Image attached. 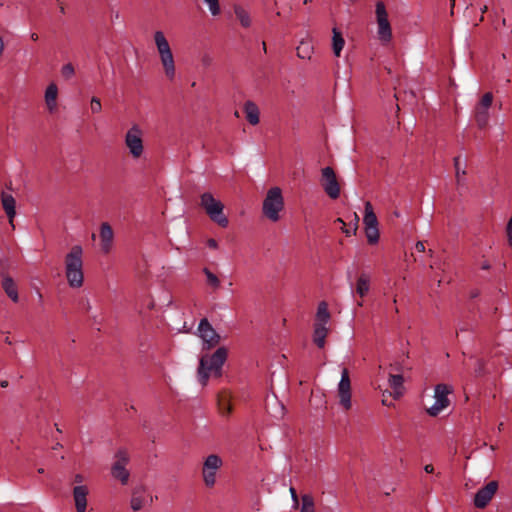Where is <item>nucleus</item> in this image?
I'll list each match as a JSON object with an SVG mask.
<instances>
[{
  "instance_id": "1",
  "label": "nucleus",
  "mask_w": 512,
  "mask_h": 512,
  "mask_svg": "<svg viewBox=\"0 0 512 512\" xmlns=\"http://www.w3.org/2000/svg\"><path fill=\"white\" fill-rule=\"evenodd\" d=\"M228 357V350L226 347H219L213 354L202 355L199 361L197 370L198 380L201 385L205 386L209 379V374L212 373L215 377L222 376V366Z\"/></svg>"
},
{
  "instance_id": "2",
  "label": "nucleus",
  "mask_w": 512,
  "mask_h": 512,
  "mask_svg": "<svg viewBox=\"0 0 512 512\" xmlns=\"http://www.w3.org/2000/svg\"><path fill=\"white\" fill-rule=\"evenodd\" d=\"M83 249L80 245H74L65 256V273L68 284L72 288H79L83 285L84 275L82 271Z\"/></svg>"
},
{
  "instance_id": "3",
  "label": "nucleus",
  "mask_w": 512,
  "mask_h": 512,
  "mask_svg": "<svg viewBox=\"0 0 512 512\" xmlns=\"http://www.w3.org/2000/svg\"><path fill=\"white\" fill-rule=\"evenodd\" d=\"M200 206L205 210L209 218L222 228L229 224L228 218L224 215V205L220 200L214 198L210 192H205L200 196Z\"/></svg>"
},
{
  "instance_id": "4",
  "label": "nucleus",
  "mask_w": 512,
  "mask_h": 512,
  "mask_svg": "<svg viewBox=\"0 0 512 512\" xmlns=\"http://www.w3.org/2000/svg\"><path fill=\"white\" fill-rule=\"evenodd\" d=\"M154 41L160 55L165 75L168 79L172 80L175 77V63L170 45L162 31H156L154 33Z\"/></svg>"
},
{
  "instance_id": "5",
  "label": "nucleus",
  "mask_w": 512,
  "mask_h": 512,
  "mask_svg": "<svg viewBox=\"0 0 512 512\" xmlns=\"http://www.w3.org/2000/svg\"><path fill=\"white\" fill-rule=\"evenodd\" d=\"M284 208V199L279 187H272L268 190L263 201V214L271 221L276 222L280 219L279 212Z\"/></svg>"
},
{
  "instance_id": "6",
  "label": "nucleus",
  "mask_w": 512,
  "mask_h": 512,
  "mask_svg": "<svg viewBox=\"0 0 512 512\" xmlns=\"http://www.w3.org/2000/svg\"><path fill=\"white\" fill-rule=\"evenodd\" d=\"M376 21L378 24V36L383 42H389L392 39V29L388 20V13L383 1H377L375 5Z\"/></svg>"
},
{
  "instance_id": "7",
  "label": "nucleus",
  "mask_w": 512,
  "mask_h": 512,
  "mask_svg": "<svg viewBox=\"0 0 512 512\" xmlns=\"http://www.w3.org/2000/svg\"><path fill=\"white\" fill-rule=\"evenodd\" d=\"M115 462L111 467V475L119 480L122 485H126L128 483L130 472L126 469L127 464L129 463V455L128 452L121 448L115 453Z\"/></svg>"
},
{
  "instance_id": "8",
  "label": "nucleus",
  "mask_w": 512,
  "mask_h": 512,
  "mask_svg": "<svg viewBox=\"0 0 512 512\" xmlns=\"http://www.w3.org/2000/svg\"><path fill=\"white\" fill-rule=\"evenodd\" d=\"M321 186L325 193L331 199H337L340 196V184L337 180L334 169L330 166L321 169Z\"/></svg>"
},
{
  "instance_id": "9",
  "label": "nucleus",
  "mask_w": 512,
  "mask_h": 512,
  "mask_svg": "<svg viewBox=\"0 0 512 512\" xmlns=\"http://www.w3.org/2000/svg\"><path fill=\"white\" fill-rule=\"evenodd\" d=\"M223 461L220 456L216 454H211L206 457L203 468L202 475L203 481L207 487H213L216 482V472L222 466Z\"/></svg>"
},
{
  "instance_id": "10",
  "label": "nucleus",
  "mask_w": 512,
  "mask_h": 512,
  "mask_svg": "<svg viewBox=\"0 0 512 512\" xmlns=\"http://www.w3.org/2000/svg\"><path fill=\"white\" fill-rule=\"evenodd\" d=\"M198 331L199 337L203 340L204 349L209 350L220 343V335L214 330L207 318L200 320Z\"/></svg>"
},
{
  "instance_id": "11",
  "label": "nucleus",
  "mask_w": 512,
  "mask_h": 512,
  "mask_svg": "<svg viewBox=\"0 0 512 512\" xmlns=\"http://www.w3.org/2000/svg\"><path fill=\"white\" fill-rule=\"evenodd\" d=\"M452 391V387L447 384L441 383L435 386V403L427 410L430 416H437L442 409L449 405L448 394Z\"/></svg>"
},
{
  "instance_id": "12",
  "label": "nucleus",
  "mask_w": 512,
  "mask_h": 512,
  "mask_svg": "<svg viewBox=\"0 0 512 512\" xmlns=\"http://www.w3.org/2000/svg\"><path fill=\"white\" fill-rule=\"evenodd\" d=\"M125 144L134 158H139L142 155V131L137 125L132 126L126 133Z\"/></svg>"
},
{
  "instance_id": "13",
  "label": "nucleus",
  "mask_w": 512,
  "mask_h": 512,
  "mask_svg": "<svg viewBox=\"0 0 512 512\" xmlns=\"http://www.w3.org/2000/svg\"><path fill=\"white\" fill-rule=\"evenodd\" d=\"M338 395L340 398V405L345 410H349L351 408V381L347 368L342 369L341 379L338 384Z\"/></svg>"
},
{
  "instance_id": "14",
  "label": "nucleus",
  "mask_w": 512,
  "mask_h": 512,
  "mask_svg": "<svg viewBox=\"0 0 512 512\" xmlns=\"http://www.w3.org/2000/svg\"><path fill=\"white\" fill-rule=\"evenodd\" d=\"M498 489V482L497 481H490L487 483L484 487L480 488L475 496H474V506L479 509L485 508Z\"/></svg>"
},
{
  "instance_id": "15",
  "label": "nucleus",
  "mask_w": 512,
  "mask_h": 512,
  "mask_svg": "<svg viewBox=\"0 0 512 512\" xmlns=\"http://www.w3.org/2000/svg\"><path fill=\"white\" fill-rule=\"evenodd\" d=\"M73 499L77 512H86L87 509V496L89 488L86 485H77L73 488Z\"/></svg>"
},
{
  "instance_id": "16",
  "label": "nucleus",
  "mask_w": 512,
  "mask_h": 512,
  "mask_svg": "<svg viewBox=\"0 0 512 512\" xmlns=\"http://www.w3.org/2000/svg\"><path fill=\"white\" fill-rule=\"evenodd\" d=\"M114 233L109 223L103 222L100 226V245L103 253L108 254L111 251Z\"/></svg>"
},
{
  "instance_id": "17",
  "label": "nucleus",
  "mask_w": 512,
  "mask_h": 512,
  "mask_svg": "<svg viewBox=\"0 0 512 512\" xmlns=\"http://www.w3.org/2000/svg\"><path fill=\"white\" fill-rule=\"evenodd\" d=\"M2 276V288L7 294V296L14 302L17 303L19 301L18 288L13 278L8 274L1 273Z\"/></svg>"
},
{
  "instance_id": "18",
  "label": "nucleus",
  "mask_w": 512,
  "mask_h": 512,
  "mask_svg": "<svg viewBox=\"0 0 512 512\" xmlns=\"http://www.w3.org/2000/svg\"><path fill=\"white\" fill-rule=\"evenodd\" d=\"M1 201H2L3 209H4L6 215L9 218V222L12 223L13 222V218L15 217V214H16V209H15L16 208V201H15V198L11 194H7L5 192H2V194H1Z\"/></svg>"
},
{
  "instance_id": "19",
  "label": "nucleus",
  "mask_w": 512,
  "mask_h": 512,
  "mask_svg": "<svg viewBox=\"0 0 512 512\" xmlns=\"http://www.w3.org/2000/svg\"><path fill=\"white\" fill-rule=\"evenodd\" d=\"M328 331L323 323H314L313 342L318 348H324Z\"/></svg>"
},
{
  "instance_id": "20",
  "label": "nucleus",
  "mask_w": 512,
  "mask_h": 512,
  "mask_svg": "<svg viewBox=\"0 0 512 512\" xmlns=\"http://www.w3.org/2000/svg\"><path fill=\"white\" fill-rule=\"evenodd\" d=\"M244 112L246 119L251 125H257L260 121V111L258 106L251 100H248L244 104Z\"/></svg>"
},
{
  "instance_id": "21",
  "label": "nucleus",
  "mask_w": 512,
  "mask_h": 512,
  "mask_svg": "<svg viewBox=\"0 0 512 512\" xmlns=\"http://www.w3.org/2000/svg\"><path fill=\"white\" fill-rule=\"evenodd\" d=\"M489 109L490 108L484 107V106H480L478 104H476V106H475L474 117H475V121L477 123V126L480 129H484L488 125L489 116H490L489 115Z\"/></svg>"
},
{
  "instance_id": "22",
  "label": "nucleus",
  "mask_w": 512,
  "mask_h": 512,
  "mask_svg": "<svg viewBox=\"0 0 512 512\" xmlns=\"http://www.w3.org/2000/svg\"><path fill=\"white\" fill-rule=\"evenodd\" d=\"M389 385L390 387L393 389V396L394 398H399L400 396L403 395V390H404V386H403V383H404V378H403V375L398 373V374H389Z\"/></svg>"
},
{
  "instance_id": "23",
  "label": "nucleus",
  "mask_w": 512,
  "mask_h": 512,
  "mask_svg": "<svg viewBox=\"0 0 512 512\" xmlns=\"http://www.w3.org/2000/svg\"><path fill=\"white\" fill-rule=\"evenodd\" d=\"M146 489L143 486L136 487L132 492L131 508L139 511L143 508L145 502Z\"/></svg>"
},
{
  "instance_id": "24",
  "label": "nucleus",
  "mask_w": 512,
  "mask_h": 512,
  "mask_svg": "<svg viewBox=\"0 0 512 512\" xmlns=\"http://www.w3.org/2000/svg\"><path fill=\"white\" fill-rule=\"evenodd\" d=\"M57 94H58L57 85L55 83L49 84L45 91V101H46L47 108L50 112H53L57 107V103H56Z\"/></svg>"
},
{
  "instance_id": "25",
  "label": "nucleus",
  "mask_w": 512,
  "mask_h": 512,
  "mask_svg": "<svg viewBox=\"0 0 512 512\" xmlns=\"http://www.w3.org/2000/svg\"><path fill=\"white\" fill-rule=\"evenodd\" d=\"M333 37H332V49L335 54V56L339 57L340 53L344 47L345 40L342 36L341 31H339L337 28H333Z\"/></svg>"
},
{
  "instance_id": "26",
  "label": "nucleus",
  "mask_w": 512,
  "mask_h": 512,
  "mask_svg": "<svg viewBox=\"0 0 512 512\" xmlns=\"http://www.w3.org/2000/svg\"><path fill=\"white\" fill-rule=\"evenodd\" d=\"M364 208H365V214H364V218H363V223H364L365 227L378 226L377 216L373 211L372 204L369 201H367L365 203Z\"/></svg>"
},
{
  "instance_id": "27",
  "label": "nucleus",
  "mask_w": 512,
  "mask_h": 512,
  "mask_svg": "<svg viewBox=\"0 0 512 512\" xmlns=\"http://www.w3.org/2000/svg\"><path fill=\"white\" fill-rule=\"evenodd\" d=\"M370 289V277L366 273H362L356 283V292L360 297L367 295Z\"/></svg>"
},
{
  "instance_id": "28",
  "label": "nucleus",
  "mask_w": 512,
  "mask_h": 512,
  "mask_svg": "<svg viewBox=\"0 0 512 512\" xmlns=\"http://www.w3.org/2000/svg\"><path fill=\"white\" fill-rule=\"evenodd\" d=\"M330 318H331V315L328 310V304L325 301H321L318 304L315 323H323V325L326 326V324L329 322Z\"/></svg>"
},
{
  "instance_id": "29",
  "label": "nucleus",
  "mask_w": 512,
  "mask_h": 512,
  "mask_svg": "<svg viewBox=\"0 0 512 512\" xmlns=\"http://www.w3.org/2000/svg\"><path fill=\"white\" fill-rule=\"evenodd\" d=\"M234 13L242 27L249 28L251 26L250 14L242 6L234 5Z\"/></svg>"
},
{
  "instance_id": "30",
  "label": "nucleus",
  "mask_w": 512,
  "mask_h": 512,
  "mask_svg": "<svg viewBox=\"0 0 512 512\" xmlns=\"http://www.w3.org/2000/svg\"><path fill=\"white\" fill-rule=\"evenodd\" d=\"M336 221L343 224L342 231H343V233H345L346 236L356 234V232L358 230V223H359V216L357 215V213L354 212L352 214L351 222H350V224H348L349 228H346V223L341 218H337Z\"/></svg>"
},
{
  "instance_id": "31",
  "label": "nucleus",
  "mask_w": 512,
  "mask_h": 512,
  "mask_svg": "<svg viewBox=\"0 0 512 512\" xmlns=\"http://www.w3.org/2000/svg\"><path fill=\"white\" fill-rule=\"evenodd\" d=\"M297 56L301 59H311L313 47L309 42H301L297 47Z\"/></svg>"
},
{
  "instance_id": "32",
  "label": "nucleus",
  "mask_w": 512,
  "mask_h": 512,
  "mask_svg": "<svg viewBox=\"0 0 512 512\" xmlns=\"http://www.w3.org/2000/svg\"><path fill=\"white\" fill-rule=\"evenodd\" d=\"M365 235L367 238V242L370 245H374V244L378 243L379 236H380L378 226L365 227Z\"/></svg>"
},
{
  "instance_id": "33",
  "label": "nucleus",
  "mask_w": 512,
  "mask_h": 512,
  "mask_svg": "<svg viewBox=\"0 0 512 512\" xmlns=\"http://www.w3.org/2000/svg\"><path fill=\"white\" fill-rule=\"evenodd\" d=\"M203 273L206 275L207 278V284L212 287L214 290L219 289L221 282L216 274H214L211 270L208 268H203Z\"/></svg>"
},
{
  "instance_id": "34",
  "label": "nucleus",
  "mask_w": 512,
  "mask_h": 512,
  "mask_svg": "<svg viewBox=\"0 0 512 512\" xmlns=\"http://www.w3.org/2000/svg\"><path fill=\"white\" fill-rule=\"evenodd\" d=\"M300 512H315L314 499L310 494H304L302 496Z\"/></svg>"
},
{
  "instance_id": "35",
  "label": "nucleus",
  "mask_w": 512,
  "mask_h": 512,
  "mask_svg": "<svg viewBox=\"0 0 512 512\" xmlns=\"http://www.w3.org/2000/svg\"><path fill=\"white\" fill-rule=\"evenodd\" d=\"M61 74L65 79L72 78L75 74L74 66L71 63H67V64L63 65V67L61 69Z\"/></svg>"
},
{
  "instance_id": "36",
  "label": "nucleus",
  "mask_w": 512,
  "mask_h": 512,
  "mask_svg": "<svg viewBox=\"0 0 512 512\" xmlns=\"http://www.w3.org/2000/svg\"><path fill=\"white\" fill-rule=\"evenodd\" d=\"M219 409L222 415L227 416L231 412V407L225 398H220L218 401Z\"/></svg>"
},
{
  "instance_id": "37",
  "label": "nucleus",
  "mask_w": 512,
  "mask_h": 512,
  "mask_svg": "<svg viewBox=\"0 0 512 512\" xmlns=\"http://www.w3.org/2000/svg\"><path fill=\"white\" fill-rule=\"evenodd\" d=\"M493 102V94L491 92L485 93L479 102L477 103L480 106L488 107L490 108Z\"/></svg>"
},
{
  "instance_id": "38",
  "label": "nucleus",
  "mask_w": 512,
  "mask_h": 512,
  "mask_svg": "<svg viewBox=\"0 0 512 512\" xmlns=\"http://www.w3.org/2000/svg\"><path fill=\"white\" fill-rule=\"evenodd\" d=\"M208 5L213 16L220 14V5L218 0H204Z\"/></svg>"
},
{
  "instance_id": "39",
  "label": "nucleus",
  "mask_w": 512,
  "mask_h": 512,
  "mask_svg": "<svg viewBox=\"0 0 512 512\" xmlns=\"http://www.w3.org/2000/svg\"><path fill=\"white\" fill-rule=\"evenodd\" d=\"M102 110L101 101L98 97H92L91 99V111L92 113H99Z\"/></svg>"
},
{
  "instance_id": "40",
  "label": "nucleus",
  "mask_w": 512,
  "mask_h": 512,
  "mask_svg": "<svg viewBox=\"0 0 512 512\" xmlns=\"http://www.w3.org/2000/svg\"><path fill=\"white\" fill-rule=\"evenodd\" d=\"M453 161H454V167L456 170V177L459 179L460 174L465 175L466 171L460 170V167H459L460 157L459 156L454 157Z\"/></svg>"
},
{
  "instance_id": "41",
  "label": "nucleus",
  "mask_w": 512,
  "mask_h": 512,
  "mask_svg": "<svg viewBox=\"0 0 512 512\" xmlns=\"http://www.w3.org/2000/svg\"><path fill=\"white\" fill-rule=\"evenodd\" d=\"M207 246L211 249H217L218 248V242L214 238H209L207 240Z\"/></svg>"
},
{
  "instance_id": "42",
  "label": "nucleus",
  "mask_w": 512,
  "mask_h": 512,
  "mask_svg": "<svg viewBox=\"0 0 512 512\" xmlns=\"http://www.w3.org/2000/svg\"><path fill=\"white\" fill-rule=\"evenodd\" d=\"M415 248L418 252H424L425 251V245L424 242L418 241L415 245Z\"/></svg>"
},
{
  "instance_id": "43",
  "label": "nucleus",
  "mask_w": 512,
  "mask_h": 512,
  "mask_svg": "<svg viewBox=\"0 0 512 512\" xmlns=\"http://www.w3.org/2000/svg\"><path fill=\"white\" fill-rule=\"evenodd\" d=\"M391 369L396 371V372H401L402 371V365L398 362L394 363V364H391L390 365Z\"/></svg>"
},
{
  "instance_id": "44",
  "label": "nucleus",
  "mask_w": 512,
  "mask_h": 512,
  "mask_svg": "<svg viewBox=\"0 0 512 512\" xmlns=\"http://www.w3.org/2000/svg\"><path fill=\"white\" fill-rule=\"evenodd\" d=\"M290 493H291L293 501L295 503H298V496H297V492H296L295 488L290 487Z\"/></svg>"
},
{
  "instance_id": "45",
  "label": "nucleus",
  "mask_w": 512,
  "mask_h": 512,
  "mask_svg": "<svg viewBox=\"0 0 512 512\" xmlns=\"http://www.w3.org/2000/svg\"><path fill=\"white\" fill-rule=\"evenodd\" d=\"M83 480H84V477H83V475H81V474H76V475L74 476V482H75V483H82V482H83Z\"/></svg>"
},
{
  "instance_id": "46",
  "label": "nucleus",
  "mask_w": 512,
  "mask_h": 512,
  "mask_svg": "<svg viewBox=\"0 0 512 512\" xmlns=\"http://www.w3.org/2000/svg\"><path fill=\"white\" fill-rule=\"evenodd\" d=\"M424 470H425L426 473H433L434 472V467H433L432 464H427V465H425Z\"/></svg>"
},
{
  "instance_id": "47",
  "label": "nucleus",
  "mask_w": 512,
  "mask_h": 512,
  "mask_svg": "<svg viewBox=\"0 0 512 512\" xmlns=\"http://www.w3.org/2000/svg\"><path fill=\"white\" fill-rule=\"evenodd\" d=\"M490 267H491V266H490V264H489V262H488V261H484V262L481 264V269H483V270H488V269H490Z\"/></svg>"
},
{
  "instance_id": "48",
  "label": "nucleus",
  "mask_w": 512,
  "mask_h": 512,
  "mask_svg": "<svg viewBox=\"0 0 512 512\" xmlns=\"http://www.w3.org/2000/svg\"><path fill=\"white\" fill-rule=\"evenodd\" d=\"M479 294H480L479 290H477V289H476V290H472V291L470 292V297H471V298H476V297H478V296H479Z\"/></svg>"
},
{
  "instance_id": "49",
  "label": "nucleus",
  "mask_w": 512,
  "mask_h": 512,
  "mask_svg": "<svg viewBox=\"0 0 512 512\" xmlns=\"http://www.w3.org/2000/svg\"><path fill=\"white\" fill-rule=\"evenodd\" d=\"M450 1V6H451V14L453 15L454 11V6H455V0H449Z\"/></svg>"
},
{
  "instance_id": "50",
  "label": "nucleus",
  "mask_w": 512,
  "mask_h": 512,
  "mask_svg": "<svg viewBox=\"0 0 512 512\" xmlns=\"http://www.w3.org/2000/svg\"><path fill=\"white\" fill-rule=\"evenodd\" d=\"M30 37L33 41H37L39 38L37 33H32Z\"/></svg>"
},
{
  "instance_id": "51",
  "label": "nucleus",
  "mask_w": 512,
  "mask_h": 512,
  "mask_svg": "<svg viewBox=\"0 0 512 512\" xmlns=\"http://www.w3.org/2000/svg\"><path fill=\"white\" fill-rule=\"evenodd\" d=\"M487 10H488V7L486 5L481 8V12L482 13H485Z\"/></svg>"
},
{
  "instance_id": "52",
  "label": "nucleus",
  "mask_w": 512,
  "mask_h": 512,
  "mask_svg": "<svg viewBox=\"0 0 512 512\" xmlns=\"http://www.w3.org/2000/svg\"><path fill=\"white\" fill-rule=\"evenodd\" d=\"M1 386L2 387H7L8 386V382L7 381H2L1 382Z\"/></svg>"
},
{
  "instance_id": "53",
  "label": "nucleus",
  "mask_w": 512,
  "mask_h": 512,
  "mask_svg": "<svg viewBox=\"0 0 512 512\" xmlns=\"http://www.w3.org/2000/svg\"><path fill=\"white\" fill-rule=\"evenodd\" d=\"M60 13H62V14L65 13V8L63 6H60Z\"/></svg>"
},
{
  "instance_id": "54",
  "label": "nucleus",
  "mask_w": 512,
  "mask_h": 512,
  "mask_svg": "<svg viewBox=\"0 0 512 512\" xmlns=\"http://www.w3.org/2000/svg\"><path fill=\"white\" fill-rule=\"evenodd\" d=\"M503 429V423H500L498 426V430L501 431Z\"/></svg>"
},
{
  "instance_id": "55",
  "label": "nucleus",
  "mask_w": 512,
  "mask_h": 512,
  "mask_svg": "<svg viewBox=\"0 0 512 512\" xmlns=\"http://www.w3.org/2000/svg\"><path fill=\"white\" fill-rule=\"evenodd\" d=\"M58 447H61L60 443H56V445L53 447V449H57Z\"/></svg>"
},
{
  "instance_id": "56",
  "label": "nucleus",
  "mask_w": 512,
  "mask_h": 512,
  "mask_svg": "<svg viewBox=\"0 0 512 512\" xmlns=\"http://www.w3.org/2000/svg\"><path fill=\"white\" fill-rule=\"evenodd\" d=\"M38 473L43 474L44 473V469L43 468H39L38 469Z\"/></svg>"
},
{
  "instance_id": "57",
  "label": "nucleus",
  "mask_w": 512,
  "mask_h": 512,
  "mask_svg": "<svg viewBox=\"0 0 512 512\" xmlns=\"http://www.w3.org/2000/svg\"><path fill=\"white\" fill-rule=\"evenodd\" d=\"M5 342L8 343V344H11V341L9 340V337L5 338Z\"/></svg>"
},
{
  "instance_id": "58",
  "label": "nucleus",
  "mask_w": 512,
  "mask_h": 512,
  "mask_svg": "<svg viewBox=\"0 0 512 512\" xmlns=\"http://www.w3.org/2000/svg\"><path fill=\"white\" fill-rule=\"evenodd\" d=\"M349 2H350L351 4H354L355 2H357V0H349Z\"/></svg>"
},
{
  "instance_id": "59",
  "label": "nucleus",
  "mask_w": 512,
  "mask_h": 512,
  "mask_svg": "<svg viewBox=\"0 0 512 512\" xmlns=\"http://www.w3.org/2000/svg\"><path fill=\"white\" fill-rule=\"evenodd\" d=\"M263 50L266 51V44L263 42Z\"/></svg>"
},
{
  "instance_id": "60",
  "label": "nucleus",
  "mask_w": 512,
  "mask_h": 512,
  "mask_svg": "<svg viewBox=\"0 0 512 512\" xmlns=\"http://www.w3.org/2000/svg\"><path fill=\"white\" fill-rule=\"evenodd\" d=\"M56 428H57V431H58V432H62V431H61V428H58L57 426H56Z\"/></svg>"
}]
</instances>
